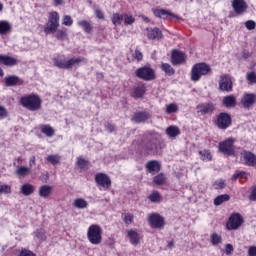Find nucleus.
I'll use <instances>...</instances> for the list:
<instances>
[{"label": "nucleus", "instance_id": "1", "mask_svg": "<svg viewBox=\"0 0 256 256\" xmlns=\"http://www.w3.org/2000/svg\"><path fill=\"white\" fill-rule=\"evenodd\" d=\"M22 107L28 109V111H39L41 105H43V100L37 94H29L20 99Z\"/></svg>", "mask_w": 256, "mask_h": 256}, {"label": "nucleus", "instance_id": "2", "mask_svg": "<svg viewBox=\"0 0 256 256\" xmlns=\"http://www.w3.org/2000/svg\"><path fill=\"white\" fill-rule=\"evenodd\" d=\"M53 63L58 69H73V67H79L81 63H87V61L83 57H73L68 60L54 58Z\"/></svg>", "mask_w": 256, "mask_h": 256}, {"label": "nucleus", "instance_id": "3", "mask_svg": "<svg viewBox=\"0 0 256 256\" xmlns=\"http://www.w3.org/2000/svg\"><path fill=\"white\" fill-rule=\"evenodd\" d=\"M88 241L92 245H101L103 241V229L97 224H93L87 231Z\"/></svg>", "mask_w": 256, "mask_h": 256}, {"label": "nucleus", "instance_id": "4", "mask_svg": "<svg viewBox=\"0 0 256 256\" xmlns=\"http://www.w3.org/2000/svg\"><path fill=\"white\" fill-rule=\"evenodd\" d=\"M59 29V13L51 12L48 16V22L44 28L46 35H53Z\"/></svg>", "mask_w": 256, "mask_h": 256}, {"label": "nucleus", "instance_id": "5", "mask_svg": "<svg viewBox=\"0 0 256 256\" xmlns=\"http://www.w3.org/2000/svg\"><path fill=\"white\" fill-rule=\"evenodd\" d=\"M211 71V66L205 63H198L193 66L191 70V79L193 81H199L203 75H207Z\"/></svg>", "mask_w": 256, "mask_h": 256}, {"label": "nucleus", "instance_id": "6", "mask_svg": "<svg viewBox=\"0 0 256 256\" xmlns=\"http://www.w3.org/2000/svg\"><path fill=\"white\" fill-rule=\"evenodd\" d=\"M135 75L138 77V79H142L143 81L155 80V70L148 66L138 68Z\"/></svg>", "mask_w": 256, "mask_h": 256}, {"label": "nucleus", "instance_id": "7", "mask_svg": "<svg viewBox=\"0 0 256 256\" xmlns=\"http://www.w3.org/2000/svg\"><path fill=\"white\" fill-rule=\"evenodd\" d=\"M233 143H235V140L233 138H228L223 142H220L218 145V149L220 153H223V155H235V149L233 148Z\"/></svg>", "mask_w": 256, "mask_h": 256}, {"label": "nucleus", "instance_id": "8", "mask_svg": "<svg viewBox=\"0 0 256 256\" xmlns=\"http://www.w3.org/2000/svg\"><path fill=\"white\" fill-rule=\"evenodd\" d=\"M241 225H243V217L239 213L232 214L227 222L228 231H236Z\"/></svg>", "mask_w": 256, "mask_h": 256}, {"label": "nucleus", "instance_id": "9", "mask_svg": "<svg viewBox=\"0 0 256 256\" xmlns=\"http://www.w3.org/2000/svg\"><path fill=\"white\" fill-rule=\"evenodd\" d=\"M148 222L152 229H163L165 227V218L157 213L150 214L148 216Z\"/></svg>", "mask_w": 256, "mask_h": 256}, {"label": "nucleus", "instance_id": "10", "mask_svg": "<svg viewBox=\"0 0 256 256\" xmlns=\"http://www.w3.org/2000/svg\"><path fill=\"white\" fill-rule=\"evenodd\" d=\"M240 161L247 165L248 167H255L256 165V155L253 154L251 151L244 150L241 152Z\"/></svg>", "mask_w": 256, "mask_h": 256}, {"label": "nucleus", "instance_id": "11", "mask_svg": "<svg viewBox=\"0 0 256 256\" xmlns=\"http://www.w3.org/2000/svg\"><path fill=\"white\" fill-rule=\"evenodd\" d=\"M95 181L99 187H102V189L107 190L111 187V178L105 173L96 174Z\"/></svg>", "mask_w": 256, "mask_h": 256}, {"label": "nucleus", "instance_id": "12", "mask_svg": "<svg viewBox=\"0 0 256 256\" xmlns=\"http://www.w3.org/2000/svg\"><path fill=\"white\" fill-rule=\"evenodd\" d=\"M216 125L219 129H227L231 125V116L225 112L220 113Z\"/></svg>", "mask_w": 256, "mask_h": 256}, {"label": "nucleus", "instance_id": "13", "mask_svg": "<svg viewBox=\"0 0 256 256\" xmlns=\"http://www.w3.org/2000/svg\"><path fill=\"white\" fill-rule=\"evenodd\" d=\"M232 9L236 15H243L247 13V2L245 0H232Z\"/></svg>", "mask_w": 256, "mask_h": 256}, {"label": "nucleus", "instance_id": "14", "mask_svg": "<svg viewBox=\"0 0 256 256\" xmlns=\"http://www.w3.org/2000/svg\"><path fill=\"white\" fill-rule=\"evenodd\" d=\"M219 89L221 91H226V93H229V91H233V81H231V77H229V75L221 76V79L219 81Z\"/></svg>", "mask_w": 256, "mask_h": 256}, {"label": "nucleus", "instance_id": "15", "mask_svg": "<svg viewBox=\"0 0 256 256\" xmlns=\"http://www.w3.org/2000/svg\"><path fill=\"white\" fill-rule=\"evenodd\" d=\"M196 110L199 115H207L215 111V106L213 103H202L196 107Z\"/></svg>", "mask_w": 256, "mask_h": 256}, {"label": "nucleus", "instance_id": "16", "mask_svg": "<svg viewBox=\"0 0 256 256\" xmlns=\"http://www.w3.org/2000/svg\"><path fill=\"white\" fill-rule=\"evenodd\" d=\"M185 59H187V56H185V53H183L182 51L174 50L172 52L173 65H181L185 63Z\"/></svg>", "mask_w": 256, "mask_h": 256}, {"label": "nucleus", "instance_id": "17", "mask_svg": "<svg viewBox=\"0 0 256 256\" xmlns=\"http://www.w3.org/2000/svg\"><path fill=\"white\" fill-rule=\"evenodd\" d=\"M15 175L19 177V179H25V177L31 175V167L16 166Z\"/></svg>", "mask_w": 256, "mask_h": 256}, {"label": "nucleus", "instance_id": "18", "mask_svg": "<svg viewBox=\"0 0 256 256\" xmlns=\"http://www.w3.org/2000/svg\"><path fill=\"white\" fill-rule=\"evenodd\" d=\"M155 17H159L160 19H167V17H173L175 19H179V17L165 9H156L153 10Z\"/></svg>", "mask_w": 256, "mask_h": 256}, {"label": "nucleus", "instance_id": "19", "mask_svg": "<svg viewBox=\"0 0 256 256\" xmlns=\"http://www.w3.org/2000/svg\"><path fill=\"white\" fill-rule=\"evenodd\" d=\"M127 237L131 245H139L141 243V236L135 230H128Z\"/></svg>", "mask_w": 256, "mask_h": 256}, {"label": "nucleus", "instance_id": "20", "mask_svg": "<svg viewBox=\"0 0 256 256\" xmlns=\"http://www.w3.org/2000/svg\"><path fill=\"white\" fill-rule=\"evenodd\" d=\"M0 65H5L6 67H13L17 65V59L11 56L0 55Z\"/></svg>", "mask_w": 256, "mask_h": 256}, {"label": "nucleus", "instance_id": "21", "mask_svg": "<svg viewBox=\"0 0 256 256\" xmlns=\"http://www.w3.org/2000/svg\"><path fill=\"white\" fill-rule=\"evenodd\" d=\"M4 83L6 87H16V85L21 84V79L18 76H6L4 79Z\"/></svg>", "mask_w": 256, "mask_h": 256}, {"label": "nucleus", "instance_id": "22", "mask_svg": "<svg viewBox=\"0 0 256 256\" xmlns=\"http://www.w3.org/2000/svg\"><path fill=\"white\" fill-rule=\"evenodd\" d=\"M166 135L169 137V139H176L181 135V130L177 126H169L165 130Z\"/></svg>", "mask_w": 256, "mask_h": 256}, {"label": "nucleus", "instance_id": "23", "mask_svg": "<svg viewBox=\"0 0 256 256\" xmlns=\"http://www.w3.org/2000/svg\"><path fill=\"white\" fill-rule=\"evenodd\" d=\"M145 151L148 155H156L157 153V141L150 140L145 144Z\"/></svg>", "mask_w": 256, "mask_h": 256}, {"label": "nucleus", "instance_id": "24", "mask_svg": "<svg viewBox=\"0 0 256 256\" xmlns=\"http://www.w3.org/2000/svg\"><path fill=\"white\" fill-rule=\"evenodd\" d=\"M147 37L148 39L159 40L162 37L161 30L159 28H147Z\"/></svg>", "mask_w": 256, "mask_h": 256}, {"label": "nucleus", "instance_id": "25", "mask_svg": "<svg viewBox=\"0 0 256 256\" xmlns=\"http://www.w3.org/2000/svg\"><path fill=\"white\" fill-rule=\"evenodd\" d=\"M39 196L43 199H47L53 193V186L43 185L39 188Z\"/></svg>", "mask_w": 256, "mask_h": 256}, {"label": "nucleus", "instance_id": "26", "mask_svg": "<svg viewBox=\"0 0 256 256\" xmlns=\"http://www.w3.org/2000/svg\"><path fill=\"white\" fill-rule=\"evenodd\" d=\"M11 29H13V26H11V23H9V21H0V35H7V33H11Z\"/></svg>", "mask_w": 256, "mask_h": 256}, {"label": "nucleus", "instance_id": "27", "mask_svg": "<svg viewBox=\"0 0 256 256\" xmlns=\"http://www.w3.org/2000/svg\"><path fill=\"white\" fill-rule=\"evenodd\" d=\"M146 168L150 173H159V171H161V165L155 160L147 162Z\"/></svg>", "mask_w": 256, "mask_h": 256}, {"label": "nucleus", "instance_id": "28", "mask_svg": "<svg viewBox=\"0 0 256 256\" xmlns=\"http://www.w3.org/2000/svg\"><path fill=\"white\" fill-rule=\"evenodd\" d=\"M20 193H22V195H25V197H28V195H33V193H35V186L28 183L23 184L20 188Z\"/></svg>", "mask_w": 256, "mask_h": 256}, {"label": "nucleus", "instance_id": "29", "mask_svg": "<svg viewBox=\"0 0 256 256\" xmlns=\"http://www.w3.org/2000/svg\"><path fill=\"white\" fill-rule=\"evenodd\" d=\"M256 101V95L255 94H245L242 99V104L244 107H251Z\"/></svg>", "mask_w": 256, "mask_h": 256}, {"label": "nucleus", "instance_id": "30", "mask_svg": "<svg viewBox=\"0 0 256 256\" xmlns=\"http://www.w3.org/2000/svg\"><path fill=\"white\" fill-rule=\"evenodd\" d=\"M147 119H149V113L147 112H138L133 117L135 123H145Z\"/></svg>", "mask_w": 256, "mask_h": 256}, {"label": "nucleus", "instance_id": "31", "mask_svg": "<svg viewBox=\"0 0 256 256\" xmlns=\"http://www.w3.org/2000/svg\"><path fill=\"white\" fill-rule=\"evenodd\" d=\"M229 199H231V196H229L228 194L219 195L214 199V205L216 207H219V205H223V203H227Z\"/></svg>", "mask_w": 256, "mask_h": 256}, {"label": "nucleus", "instance_id": "32", "mask_svg": "<svg viewBox=\"0 0 256 256\" xmlns=\"http://www.w3.org/2000/svg\"><path fill=\"white\" fill-rule=\"evenodd\" d=\"M73 205L76 209H87L89 207V203L83 198L75 199Z\"/></svg>", "mask_w": 256, "mask_h": 256}, {"label": "nucleus", "instance_id": "33", "mask_svg": "<svg viewBox=\"0 0 256 256\" xmlns=\"http://www.w3.org/2000/svg\"><path fill=\"white\" fill-rule=\"evenodd\" d=\"M41 133L46 135V137H53L55 135V129L50 125H42L40 127Z\"/></svg>", "mask_w": 256, "mask_h": 256}, {"label": "nucleus", "instance_id": "34", "mask_svg": "<svg viewBox=\"0 0 256 256\" xmlns=\"http://www.w3.org/2000/svg\"><path fill=\"white\" fill-rule=\"evenodd\" d=\"M77 25L78 27H82L85 33H89L90 31H93V26L91 25V22L87 20L78 21Z\"/></svg>", "mask_w": 256, "mask_h": 256}, {"label": "nucleus", "instance_id": "35", "mask_svg": "<svg viewBox=\"0 0 256 256\" xmlns=\"http://www.w3.org/2000/svg\"><path fill=\"white\" fill-rule=\"evenodd\" d=\"M145 91H147V88L145 87V85L142 84L134 89L133 95L136 99H141V97L145 95Z\"/></svg>", "mask_w": 256, "mask_h": 256}, {"label": "nucleus", "instance_id": "36", "mask_svg": "<svg viewBox=\"0 0 256 256\" xmlns=\"http://www.w3.org/2000/svg\"><path fill=\"white\" fill-rule=\"evenodd\" d=\"M223 103L225 107H235L237 100L235 99V96L230 95L223 98Z\"/></svg>", "mask_w": 256, "mask_h": 256}, {"label": "nucleus", "instance_id": "37", "mask_svg": "<svg viewBox=\"0 0 256 256\" xmlns=\"http://www.w3.org/2000/svg\"><path fill=\"white\" fill-rule=\"evenodd\" d=\"M210 243H211V245L217 246V245L223 243V238L221 237V235H219L217 233H212L210 235Z\"/></svg>", "mask_w": 256, "mask_h": 256}, {"label": "nucleus", "instance_id": "38", "mask_svg": "<svg viewBox=\"0 0 256 256\" xmlns=\"http://www.w3.org/2000/svg\"><path fill=\"white\" fill-rule=\"evenodd\" d=\"M46 160L48 163H51V165H59V163H61V156H59V154L48 155Z\"/></svg>", "mask_w": 256, "mask_h": 256}, {"label": "nucleus", "instance_id": "39", "mask_svg": "<svg viewBox=\"0 0 256 256\" xmlns=\"http://www.w3.org/2000/svg\"><path fill=\"white\" fill-rule=\"evenodd\" d=\"M201 161L209 162L213 159V155H211V152L209 150H201L199 152Z\"/></svg>", "mask_w": 256, "mask_h": 256}, {"label": "nucleus", "instance_id": "40", "mask_svg": "<svg viewBox=\"0 0 256 256\" xmlns=\"http://www.w3.org/2000/svg\"><path fill=\"white\" fill-rule=\"evenodd\" d=\"M161 69L164 71V73H166V75H169L170 77L171 75H175V69H173V66L168 63H162Z\"/></svg>", "mask_w": 256, "mask_h": 256}, {"label": "nucleus", "instance_id": "41", "mask_svg": "<svg viewBox=\"0 0 256 256\" xmlns=\"http://www.w3.org/2000/svg\"><path fill=\"white\" fill-rule=\"evenodd\" d=\"M177 111H179V106H177V104L170 103V104L166 105V113H167V115H171L173 113H177Z\"/></svg>", "mask_w": 256, "mask_h": 256}, {"label": "nucleus", "instance_id": "42", "mask_svg": "<svg viewBox=\"0 0 256 256\" xmlns=\"http://www.w3.org/2000/svg\"><path fill=\"white\" fill-rule=\"evenodd\" d=\"M124 16L119 13H114L112 16L113 25H121L123 23Z\"/></svg>", "mask_w": 256, "mask_h": 256}, {"label": "nucleus", "instance_id": "43", "mask_svg": "<svg viewBox=\"0 0 256 256\" xmlns=\"http://www.w3.org/2000/svg\"><path fill=\"white\" fill-rule=\"evenodd\" d=\"M148 199L152 203H159L161 201V195L157 191H153L149 196Z\"/></svg>", "mask_w": 256, "mask_h": 256}, {"label": "nucleus", "instance_id": "44", "mask_svg": "<svg viewBox=\"0 0 256 256\" xmlns=\"http://www.w3.org/2000/svg\"><path fill=\"white\" fill-rule=\"evenodd\" d=\"M225 187H227V183H225V180L223 179L216 180L213 183V188L216 190L225 189Z\"/></svg>", "mask_w": 256, "mask_h": 256}, {"label": "nucleus", "instance_id": "45", "mask_svg": "<svg viewBox=\"0 0 256 256\" xmlns=\"http://www.w3.org/2000/svg\"><path fill=\"white\" fill-rule=\"evenodd\" d=\"M0 195H11V186L7 184L0 185Z\"/></svg>", "mask_w": 256, "mask_h": 256}, {"label": "nucleus", "instance_id": "46", "mask_svg": "<svg viewBox=\"0 0 256 256\" xmlns=\"http://www.w3.org/2000/svg\"><path fill=\"white\" fill-rule=\"evenodd\" d=\"M246 81H248L249 85H255V83H256V74H255V72H248L246 74Z\"/></svg>", "mask_w": 256, "mask_h": 256}, {"label": "nucleus", "instance_id": "47", "mask_svg": "<svg viewBox=\"0 0 256 256\" xmlns=\"http://www.w3.org/2000/svg\"><path fill=\"white\" fill-rule=\"evenodd\" d=\"M35 237L39 239L40 241H45L47 239V236L45 235V230L43 229H38L34 232Z\"/></svg>", "mask_w": 256, "mask_h": 256}, {"label": "nucleus", "instance_id": "48", "mask_svg": "<svg viewBox=\"0 0 256 256\" xmlns=\"http://www.w3.org/2000/svg\"><path fill=\"white\" fill-rule=\"evenodd\" d=\"M153 182L155 183V185H163V183H165V175L158 174L154 177Z\"/></svg>", "mask_w": 256, "mask_h": 256}, {"label": "nucleus", "instance_id": "49", "mask_svg": "<svg viewBox=\"0 0 256 256\" xmlns=\"http://www.w3.org/2000/svg\"><path fill=\"white\" fill-rule=\"evenodd\" d=\"M76 165L80 169H85V167H87V165H88V162L83 157H78L77 161H76Z\"/></svg>", "mask_w": 256, "mask_h": 256}, {"label": "nucleus", "instance_id": "50", "mask_svg": "<svg viewBox=\"0 0 256 256\" xmlns=\"http://www.w3.org/2000/svg\"><path fill=\"white\" fill-rule=\"evenodd\" d=\"M133 23H135V17H133V15L124 14V24L133 25Z\"/></svg>", "mask_w": 256, "mask_h": 256}, {"label": "nucleus", "instance_id": "51", "mask_svg": "<svg viewBox=\"0 0 256 256\" xmlns=\"http://www.w3.org/2000/svg\"><path fill=\"white\" fill-rule=\"evenodd\" d=\"M62 25H65L66 27H71L73 25V18L69 15H65L62 21Z\"/></svg>", "mask_w": 256, "mask_h": 256}, {"label": "nucleus", "instance_id": "52", "mask_svg": "<svg viewBox=\"0 0 256 256\" xmlns=\"http://www.w3.org/2000/svg\"><path fill=\"white\" fill-rule=\"evenodd\" d=\"M245 27L248 29V31H253V29L256 27V23L253 20H248L245 22Z\"/></svg>", "mask_w": 256, "mask_h": 256}, {"label": "nucleus", "instance_id": "53", "mask_svg": "<svg viewBox=\"0 0 256 256\" xmlns=\"http://www.w3.org/2000/svg\"><path fill=\"white\" fill-rule=\"evenodd\" d=\"M132 55L137 61H143V53H141V51L135 50Z\"/></svg>", "mask_w": 256, "mask_h": 256}, {"label": "nucleus", "instance_id": "54", "mask_svg": "<svg viewBox=\"0 0 256 256\" xmlns=\"http://www.w3.org/2000/svg\"><path fill=\"white\" fill-rule=\"evenodd\" d=\"M67 37V32L64 30H56V38L57 39H64Z\"/></svg>", "mask_w": 256, "mask_h": 256}, {"label": "nucleus", "instance_id": "55", "mask_svg": "<svg viewBox=\"0 0 256 256\" xmlns=\"http://www.w3.org/2000/svg\"><path fill=\"white\" fill-rule=\"evenodd\" d=\"M19 256H35L31 250L22 249Z\"/></svg>", "mask_w": 256, "mask_h": 256}, {"label": "nucleus", "instance_id": "56", "mask_svg": "<svg viewBox=\"0 0 256 256\" xmlns=\"http://www.w3.org/2000/svg\"><path fill=\"white\" fill-rule=\"evenodd\" d=\"M124 222L126 223V225H131V223H133V215L126 214L124 217Z\"/></svg>", "mask_w": 256, "mask_h": 256}, {"label": "nucleus", "instance_id": "57", "mask_svg": "<svg viewBox=\"0 0 256 256\" xmlns=\"http://www.w3.org/2000/svg\"><path fill=\"white\" fill-rule=\"evenodd\" d=\"M7 115H8L7 108L0 106V119H5Z\"/></svg>", "mask_w": 256, "mask_h": 256}, {"label": "nucleus", "instance_id": "58", "mask_svg": "<svg viewBox=\"0 0 256 256\" xmlns=\"http://www.w3.org/2000/svg\"><path fill=\"white\" fill-rule=\"evenodd\" d=\"M250 201H256V186H254L251 190L250 196H249Z\"/></svg>", "mask_w": 256, "mask_h": 256}, {"label": "nucleus", "instance_id": "59", "mask_svg": "<svg viewBox=\"0 0 256 256\" xmlns=\"http://www.w3.org/2000/svg\"><path fill=\"white\" fill-rule=\"evenodd\" d=\"M233 245L232 244H227L225 247V253L226 255H231L233 253Z\"/></svg>", "mask_w": 256, "mask_h": 256}, {"label": "nucleus", "instance_id": "60", "mask_svg": "<svg viewBox=\"0 0 256 256\" xmlns=\"http://www.w3.org/2000/svg\"><path fill=\"white\" fill-rule=\"evenodd\" d=\"M239 177H245V179L247 178V172H238L236 174L233 175V179H239Z\"/></svg>", "mask_w": 256, "mask_h": 256}, {"label": "nucleus", "instance_id": "61", "mask_svg": "<svg viewBox=\"0 0 256 256\" xmlns=\"http://www.w3.org/2000/svg\"><path fill=\"white\" fill-rule=\"evenodd\" d=\"M249 256H256V246H250L248 249Z\"/></svg>", "mask_w": 256, "mask_h": 256}, {"label": "nucleus", "instance_id": "62", "mask_svg": "<svg viewBox=\"0 0 256 256\" xmlns=\"http://www.w3.org/2000/svg\"><path fill=\"white\" fill-rule=\"evenodd\" d=\"M107 131H109V133H113L115 131V126L113 124H106L105 125Z\"/></svg>", "mask_w": 256, "mask_h": 256}, {"label": "nucleus", "instance_id": "63", "mask_svg": "<svg viewBox=\"0 0 256 256\" xmlns=\"http://www.w3.org/2000/svg\"><path fill=\"white\" fill-rule=\"evenodd\" d=\"M95 14L98 19H104V17H105L103 14V11H101V10H96Z\"/></svg>", "mask_w": 256, "mask_h": 256}, {"label": "nucleus", "instance_id": "64", "mask_svg": "<svg viewBox=\"0 0 256 256\" xmlns=\"http://www.w3.org/2000/svg\"><path fill=\"white\" fill-rule=\"evenodd\" d=\"M33 165H35V156L30 157V162H29L30 169L31 167H33Z\"/></svg>", "mask_w": 256, "mask_h": 256}]
</instances>
